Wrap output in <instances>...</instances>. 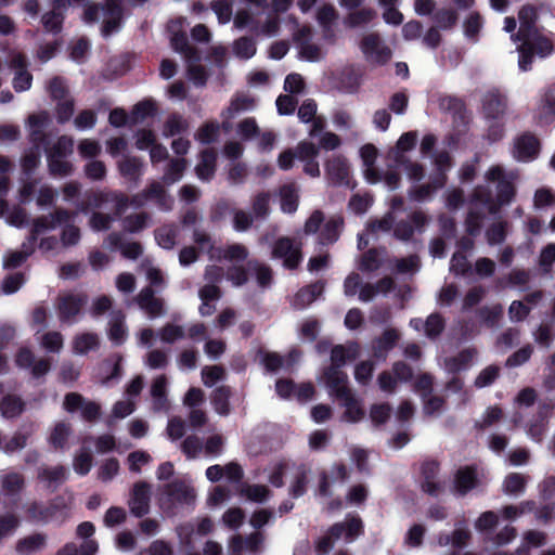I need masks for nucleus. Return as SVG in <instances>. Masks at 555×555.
Segmentation results:
<instances>
[{
	"label": "nucleus",
	"instance_id": "79ce46f5",
	"mask_svg": "<svg viewBox=\"0 0 555 555\" xmlns=\"http://www.w3.org/2000/svg\"><path fill=\"white\" fill-rule=\"evenodd\" d=\"M68 475V472L63 466H55L52 468L44 469L40 474V478L42 481L47 482L48 487L56 486L63 482Z\"/></svg>",
	"mask_w": 555,
	"mask_h": 555
},
{
	"label": "nucleus",
	"instance_id": "7ed1b4c3",
	"mask_svg": "<svg viewBox=\"0 0 555 555\" xmlns=\"http://www.w3.org/2000/svg\"><path fill=\"white\" fill-rule=\"evenodd\" d=\"M246 257V248L237 244L228 246L225 249L216 248L211 250V258L233 263V267L228 270L227 278L234 286H241L246 281V273L240 266Z\"/></svg>",
	"mask_w": 555,
	"mask_h": 555
},
{
	"label": "nucleus",
	"instance_id": "774afa93",
	"mask_svg": "<svg viewBox=\"0 0 555 555\" xmlns=\"http://www.w3.org/2000/svg\"><path fill=\"white\" fill-rule=\"evenodd\" d=\"M555 262V244L551 243L547 244L543 249L541 250L540 257H539V264L540 267L545 271H550L551 267Z\"/></svg>",
	"mask_w": 555,
	"mask_h": 555
},
{
	"label": "nucleus",
	"instance_id": "680f3d73",
	"mask_svg": "<svg viewBox=\"0 0 555 555\" xmlns=\"http://www.w3.org/2000/svg\"><path fill=\"white\" fill-rule=\"evenodd\" d=\"M476 273L480 278H490L495 272V262L487 257H481L476 260L473 273Z\"/></svg>",
	"mask_w": 555,
	"mask_h": 555
},
{
	"label": "nucleus",
	"instance_id": "c85d7f7f",
	"mask_svg": "<svg viewBox=\"0 0 555 555\" xmlns=\"http://www.w3.org/2000/svg\"><path fill=\"white\" fill-rule=\"evenodd\" d=\"M326 170L332 180L345 182L349 177V165L341 156L333 157L326 165Z\"/></svg>",
	"mask_w": 555,
	"mask_h": 555
},
{
	"label": "nucleus",
	"instance_id": "423d86ee",
	"mask_svg": "<svg viewBox=\"0 0 555 555\" xmlns=\"http://www.w3.org/2000/svg\"><path fill=\"white\" fill-rule=\"evenodd\" d=\"M222 276V269L217 266H210L205 273L206 284L199 289L198 296L202 300L199 312L202 315H210L215 311L214 302L219 299L220 292L215 285Z\"/></svg>",
	"mask_w": 555,
	"mask_h": 555
},
{
	"label": "nucleus",
	"instance_id": "8fccbe9b",
	"mask_svg": "<svg viewBox=\"0 0 555 555\" xmlns=\"http://www.w3.org/2000/svg\"><path fill=\"white\" fill-rule=\"evenodd\" d=\"M177 230L172 227H163L156 231L157 244L165 249L172 248L176 244Z\"/></svg>",
	"mask_w": 555,
	"mask_h": 555
},
{
	"label": "nucleus",
	"instance_id": "de8ad7c7",
	"mask_svg": "<svg viewBox=\"0 0 555 555\" xmlns=\"http://www.w3.org/2000/svg\"><path fill=\"white\" fill-rule=\"evenodd\" d=\"M392 221H393L392 216L387 215L382 220L372 223L367 230V233L361 234L359 236V247L367 245L369 238H365V236H369L371 233H377L379 231H382V232L389 231L391 228Z\"/></svg>",
	"mask_w": 555,
	"mask_h": 555
},
{
	"label": "nucleus",
	"instance_id": "a18cd8bd",
	"mask_svg": "<svg viewBox=\"0 0 555 555\" xmlns=\"http://www.w3.org/2000/svg\"><path fill=\"white\" fill-rule=\"evenodd\" d=\"M472 202L487 206L491 212H494L498 208L491 192L481 185L474 189L472 194Z\"/></svg>",
	"mask_w": 555,
	"mask_h": 555
},
{
	"label": "nucleus",
	"instance_id": "49530a36",
	"mask_svg": "<svg viewBox=\"0 0 555 555\" xmlns=\"http://www.w3.org/2000/svg\"><path fill=\"white\" fill-rule=\"evenodd\" d=\"M453 273L465 278L473 275V266L465 254L453 253Z\"/></svg>",
	"mask_w": 555,
	"mask_h": 555
},
{
	"label": "nucleus",
	"instance_id": "69168bd1",
	"mask_svg": "<svg viewBox=\"0 0 555 555\" xmlns=\"http://www.w3.org/2000/svg\"><path fill=\"white\" fill-rule=\"evenodd\" d=\"M41 346L50 352H59L63 347V337L56 332L47 333L42 336Z\"/></svg>",
	"mask_w": 555,
	"mask_h": 555
},
{
	"label": "nucleus",
	"instance_id": "4be33fe9",
	"mask_svg": "<svg viewBox=\"0 0 555 555\" xmlns=\"http://www.w3.org/2000/svg\"><path fill=\"white\" fill-rule=\"evenodd\" d=\"M150 488L145 483H138L133 488L130 500L131 512L137 516H143L149 511Z\"/></svg>",
	"mask_w": 555,
	"mask_h": 555
},
{
	"label": "nucleus",
	"instance_id": "052dcab7",
	"mask_svg": "<svg viewBox=\"0 0 555 555\" xmlns=\"http://www.w3.org/2000/svg\"><path fill=\"white\" fill-rule=\"evenodd\" d=\"M476 350L473 348H467L459 352L457 356L453 357V373L456 371L465 370L473 362Z\"/></svg>",
	"mask_w": 555,
	"mask_h": 555
},
{
	"label": "nucleus",
	"instance_id": "13d9d810",
	"mask_svg": "<svg viewBox=\"0 0 555 555\" xmlns=\"http://www.w3.org/2000/svg\"><path fill=\"white\" fill-rule=\"evenodd\" d=\"M211 9L217 15L220 24H227L232 17V4L228 1L218 0L211 3Z\"/></svg>",
	"mask_w": 555,
	"mask_h": 555
},
{
	"label": "nucleus",
	"instance_id": "603ef678",
	"mask_svg": "<svg viewBox=\"0 0 555 555\" xmlns=\"http://www.w3.org/2000/svg\"><path fill=\"white\" fill-rule=\"evenodd\" d=\"M500 375V367L496 365H489L485 367L475 379L477 388L490 386L495 382Z\"/></svg>",
	"mask_w": 555,
	"mask_h": 555
},
{
	"label": "nucleus",
	"instance_id": "ea45409f",
	"mask_svg": "<svg viewBox=\"0 0 555 555\" xmlns=\"http://www.w3.org/2000/svg\"><path fill=\"white\" fill-rule=\"evenodd\" d=\"M99 344L98 336L94 334H81L78 335L73 343L74 351L78 354H85L90 350L96 348Z\"/></svg>",
	"mask_w": 555,
	"mask_h": 555
},
{
	"label": "nucleus",
	"instance_id": "9d476101",
	"mask_svg": "<svg viewBox=\"0 0 555 555\" xmlns=\"http://www.w3.org/2000/svg\"><path fill=\"white\" fill-rule=\"evenodd\" d=\"M541 142L532 132H524L515 139L513 155L517 160L530 162L538 157Z\"/></svg>",
	"mask_w": 555,
	"mask_h": 555
},
{
	"label": "nucleus",
	"instance_id": "aec40b11",
	"mask_svg": "<svg viewBox=\"0 0 555 555\" xmlns=\"http://www.w3.org/2000/svg\"><path fill=\"white\" fill-rule=\"evenodd\" d=\"M310 33V28L304 27L295 35V38L299 44L300 57L309 62H315L322 57L323 53L319 47L308 42Z\"/></svg>",
	"mask_w": 555,
	"mask_h": 555
},
{
	"label": "nucleus",
	"instance_id": "6e6d98bb",
	"mask_svg": "<svg viewBox=\"0 0 555 555\" xmlns=\"http://www.w3.org/2000/svg\"><path fill=\"white\" fill-rule=\"evenodd\" d=\"M255 105L254 103V100L248 98V96H237L236 99H234L230 106L227 108V111L224 112V115L228 117V118H231L233 117L235 114L242 112V111H246V109H250L253 108Z\"/></svg>",
	"mask_w": 555,
	"mask_h": 555
},
{
	"label": "nucleus",
	"instance_id": "e433bc0d",
	"mask_svg": "<svg viewBox=\"0 0 555 555\" xmlns=\"http://www.w3.org/2000/svg\"><path fill=\"white\" fill-rule=\"evenodd\" d=\"M93 465L92 454L87 448H81L73 459V468L80 476L87 475Z\"/></svg>",
	"mask_w": 555,
	"mask_h": 555
},
{
	"label": "nucleus",
	"instance_id": "a211bd4d",
	"mask_svg": "<svg viewBox=\"0 0 555 555\" xmlns=\"http://www.w3.org/2000/svg\"><path fill=\"white\" fill-rule=\"evenodd\" d=\"M64 408L68 412H80L86 420H93L100 413V408L94 402H86L79 395L69 393L64 401Z\"/></svg>",
	"mask_w": 555,
	"mask_h": 555
},
{
	"label": "nucleus",
	"instance_id": "5701e85b",
	"mask_svg": "<svg viewBox=\"0 0 555 555\" xmlns=\"http://www.w3.org/2000/svg\"><path fill=\"white\" fill-rule=\"evenodd\" d=\"M12 66L15 69L13 86L16 91L28 90L31 86V75L25 69L26 63L21 54H15L12 57Z\"/></svg>",
	"mask_w": 555,
	"mask_h": 555
},
{
	"label": "nucleus",
	"instance_id": "39448f33",
	"mask_svg": "<svg viewBox=\"0 0 555 555\" xmlns=\"http://www.w3.org/2000/svg\"><path fill=\"white\" fill-rule=\"evenodd\" d=\"M361 532V521L357 518L347 519L343 524L335 525L327 535L320 540L318 543V551L321 554H325L331 547H333L335 541L344 540L345 542H351Z\"/></svg>",
	"mask_w": 555,
	"mask_h": 555
},
{
	"label": "nucleus",
	"instance_id": "b1692460",
	"mask_svg": "<svg viewBox=\"0 0 555 555\" xmlns=\"http://www.w3.org/2000/svg\"><path fill=\"white\" fill-rule=\"evenodd\" d=\"M185 23V18H178L171 21L169 24V30L173 34L171 37V44L178 52L184 53L185 57L193 59V50L188 44V39L184 34H179L178 28L182 27Z\"/></svg>",
	"mask_w": 555,
	"mask_h": 555
},
{
	"label": "nucleus",
	"instance_id": "473e14b6",
	"mask_svg": "<svg viewBox=\"0 0 555 555\" xmlns=\"http://www.w3.org/2000/svg\"><path fill=\"white\" fill-rule=\"evenodd\" d=\"M216 154L210 150L203 151L201 160L196 166L197 177L202 180L211 178L215 171Z\"/></svg>",
	"mask_w": 555,
	"mask_h": 555
},
{
	"label": "nucleus",
	"instance_id": "0e129e2a",
	"mask_svg": "<svg viewBox=\"0 0 555 555\" xmlns=\"http://www.w3.org/2000/svg\"><path fill=\"white\" fill-rule=\"evenodd\" d=\"M244 520V513L238 507L229 508L222 516L224 526L231 529H237Z\"/></svg>",
	"mask_w": 555,
	"mask_h": 555
},
{
	"label": "nucleus",
	"instance_id": "7c9ffc66",
	"mask_svg": "<svg viewBox=\"0 0 555 555\" xmlns=\"http://www.w3.org/2000/svg\"><path fill=\"white\" fill-rule=\"evenodd\" d=\"M298 358L299 353L296 351L289 352L288 356L285 358H282L276 353H267L262 358V362L269 371H276L282 367L292 366L297 361Z\"/></svg>",
	"mask_w": 555,
	"mask_h": 555
},
{
	"label": "nucleus",
	"instance_id": "393cba45",
	"mask_svg": "<svg viewBox=\"0 0 555 555\" xmlns=\"http://www.w3.org/2000/svg\"><path fill=\"white\" fill-rule=\"evenodd\" d=\"M85 298L80 295H65L61 298L59 310H60V318L63 321H69L74 315H76L81 306L85 304Z\"/></svg>",
	"mask_w": 555,
	"mask_h": 555
},
{
	"label": "nucleus",
	"instance_id": "f704fd0d",
	"mask_svg": "<svg viewBox=\"0 0 555 555\" xmlns=\"http://www.w3.org/2000/svg\"><path fill=\"white\" fill-rule=\"evenodd\" d=\"M343 225V220L339 217L330 218L321 230V243L331 244L334 243L338 236Z\"/></svg>",
	"mask_w": 555,
	"mask_h": 555
},
{
	"label": "nucleus",
	"instance_id": "bb28decb",
	"mask_svg": "<svg viewBox=\"0 0 555 555\" xmlns=\"http://www.w3.org/2000/svg\"><path fill=\"white\" fill-rule=\"evenodd\" d=\"M399 334L395 330H387L380 338L373 344V354L375 358L384 360L388 351L395 346Z\"/></svg>",
	"mask_w": 555,
	"mask_h": 555
},
{
	"label": "nucleus",
	"instance_id": "338daca9",
	"mask_svg": "<svg viewBox=\"0 0 555 555\" xmlns=\"http://www.w3.org/2000/svg\"><path fill=\"white\" fill-rule=\"evenodd\" d=\"M242 494L250 501L263 502L269 496V490L264 486L253 485L245 487Z\"/></svg>",
	"mask_w": 555,
	"mask_h": 555
},
{
	"label": "nucleus",
	"instance_id": "72a5a7b5",
	"mask_svg": "<svg viewBox=\"0 0 555 555\" xmlns=\"http://www.w3.org/2000/svg\"><path fill=\"white\" fill-rule=\"evenodd\" d=\"M108 336L109 339L115 344H121L125 341L127 337V327L124 322V315L120 313L112 314L108 327Z\"/></svg>",
	"mask_w": 555,
	"mask_h": 555
},
{
	"label": "nucleus",
	"instance_id": "4d7b16f0",
	"mask_svg": "<svg viewBox=\"0 0 555 555\" xmlns=\"http://www.w3.org/2000/svg\"><path fill=\"white\" fill-rule=\"evenodd\" d=\"M427 468L429 470V474L426 475V482L423 486V489L425 492L433 496H440L444 491V486L438 485V482L434 479L437 467L435 464H430L427 466Z\"/></svg>",
	"mask_w": 555,
	"mask_h": 555
},
{
	"label": "nucleus",
	"instance_id": "1a4fd4ad",
	"mask_svg": "<svg viewBox=\"0 0 555 555\" xmlns=\"http://www.w3.org/2000/svg\"><path fill=\"white\" fill-rule=\"evenodd\" d=\"M73 140L62 137L57 140L53 149L49 152V166L53 173L66 175L70 170V165L64 160V157L72 153Z\"/></svg>",
	"mask_w": 555,
	"mask_h": 555
},
{
	"label": "nucleus",
	"instance_id": "09e8293b",
	"mask_svg": "<svg viewBox=\"0 0 555 555\" xmlns=\"http://www.w3.org/2000/svg\"><path fill=\"white\" fill-rule=\"evenodd\" d=\"M533 353V347L530 344L525 345L514 353H512L506 360V366L516 367L525 364L529 361Z\"/></svg>",
	"mask_w": 555,
	"mask_h": 555
},
{
	"label": "nucleus",
	"instance_id": "2f4dec72",
	"mask_svg": "<svg viewBox=\"0 0 555 555\" xmlns=\"http://www.w3.org/2000/svg\"><path fill=\"white\" fill-rule=\"evenodd\" d=\"M377 156V150L374 145L367 144L361 149V158L364 164L365 178L370 183H376L378 177L374 168L372 167Z\"/></svg>",
	"mask_w": 555,
	"mask_h": 555
},
{
	"label": "nucleus",
	"instance_id": "37998d69",
	"mask_svg": "<svg viewBox=\"0 0 555 555\" xmlns=\"http://www.w3.org/2000/svg\"><path fill=\"white\" fill-rule=\"evenodd\" d=\"M397 0H379V4L385 8L383 18L389 25H400L403 22V15L395 8Z\"/></svg>",
	"mask_w": 555,
	"mask_h": 555
},
{
	"label": "nucleus",
	"instance_id": "dca6fc26",
	"mask_svg": "<svg viewBox=\"0 0 555 555\" xmlns=\"http://www.w3.org/2000/svg\"><path fill=\"white\" fill-rule=\"evenodd\" d=\"M359 354V347L356 344H348L346 346H336L332 350L331 361L332 366L325 371L323 377L321 378V382L325 384V386H328V379H327V373H332L333 371L340 372L338 370L339 366L344 365L346 362L351 361L356 359V357Z\"/></svg>",
	"mask_w": 555,
	"mask_h": 555
},
{
	"label": "nucleus",
	"instance_id": "c03bdc74",
	"mask_svg": "<svg viewBox=\"0 0 555 555\" xmlns=\"http://www.w3.org/2000/svg\"><path fill=\"white\" fill-rule=\"evenodd\" d=\"M526 479L519 473L508 474L503 482L504 491L508 494H517L525 490Z\"/></svg>",
	"mask_w": 555,
	"mask_h": 555
},
{
	"label": "nucleus",
	"instance_id": "20e7f679",
	"mask_svg": "<svg viewBox=\"0 0 555 555\" xmlns=\"http://www.w3.org/2000/svg\"><path fill=\"white\" fill-rule=\"evenodd\" d=\"M486 179L489 182H496V207L509 205L516 196V176L513 172H506L501 166H492L486 172Z\"/></svg>",
	"mask_w": 555,
	"mask_h": 555
},
{
	"label": "nucleus",
	"instance_id": "864d4df0",
	"mask_svg": "<svg viewBox=\"0 0 555 555\" xmlns=\"http://www.w3.org/2000/svg\"><path fill=\"white\" fill-rule=\"evenodd\" d=\"M23 410V403L18 398L5 397L0 403V412L5 417H14Z\"/></svg>",
	"mask_w": 555,
	"mask_h": 555
},
{
	"label": "nucleus",
	"instance_id": "5fc2aeb1",
	"mask_svg": "<svg viewBox=\"0 0 555 555\" xmlns=\"http://www.w3.org/2000/svg\"><path fill=\"white\" fill-rule=\"evenodd\" d=\"M375 16V12L371 9H362L349 14L346 23L351 27L362 26L370 23Z\"/></svg>",
	"mask_w": 555,
	"mask_h": 555
},
{
	"label": "nucleus",
	"instance_id": "4468645a",
	"mask_svg": "<svg viewBox=\"0 0 555 555\" xmlns=\"http://www.w3.org/2000/svg\"><path fill=\"white\" fill-rule=\"evenodd\" d=\"M506 107L507 99L498 89L489 90L482 98V112L487 119H500Z\"/></svg>",
	"mask_w": 555,
	"mask_h": 555
},
{
	"label": "nucleus",
	"instance_id": "a19ab883",
	"mask_svg": "<svg viewBox=\"0 0 555 555\" xmlns=\"http://www.w3.org/2000/svg\"><path fill=\"white\" fill-rule=\"evenodd\" d=\"M485 214L475 209H469L465 219V229L469 236H478L481 232Z\"/></svg>",
	"mask_w": 555,
	"mask_h": 555
},
{
	"label": "nucleus",
	"instance_id": "9b49d317",
	"mask_svg": "<svg viewBox=\"0 0 555 555\" xmlns=\"http://www.w3.org/2000/svg\"><path fill=\"white\" fill-rule=\"evenodd\" d=\"M319 149L309 141H301L296 147V158L302 163L304 172L310 177L320 176Z\"/></svg>",
	"mask_w": 555,
	"mask_h": 555
},
{
	"label": "nucleus",
	"instance_id": "c9c22d12",
	"mask_svg": "<svg viewBox=\"0 0 555 555\" xmlns=\"http://www.w3.org/2000/svg\"><path fill=\"white\" fill-rule=\"evenodd\" d=\"M166 390L167 379L165 376H158L152 384L151 395L153 397V405L155 410L166 408Z\"/></svg>",
	"mask_w": 555,
	"mask_h": 555
},
{
	"label": "nucleus",
	"instance_id": "e2e57ef3",
	"mask_svg": "<svg viewBox=\"0 0 555 555\" xmlns=\"http://www.w3.org/2000/svg\"><path fill=\"white\" fill-rule=\"evenodd\" d=\"M478 315L482 319V321L488 326H494L498 324L501 315H502V307L501 306H494L492 308L489 307H481L478 310Z\"/></svg>",
	"mask_w": 555,
	"mask_h": 555
},
{
	"label": "nucleus",
	"instance_id": "3c124183",
	"mask_svg": "<svg viewBox=\"0 0 555 555\" xmlns=\"http://www.w3.org/2000/svg\"><path fill=\"white\" fill-rule=\"evenodd\" d=\"M233 52L237 57L250 59L256 53L255 42L246 37L240 38L233 44Z\"/></svg>",
	"mask_w": 555,
	"mask_h": 555
},
{
	"label": "nucleus",
	"instance_id": "cd10ccee",
	"mask_svg": "<svg viewBox=\"0 0 555 555\" xmlns=\"http://www.w3.org/2000/svg\"><path fill=\"white\" fill-rule=\"evenodd\" d=\"M138 304L151 318H155L163 313V304L158 299L154 298L150 288H145L140 293L138 296Z\"/></svg>",
	"mask_w": 555,
	"mask_h": 555
},
{
	"label": "nucleus",
	"instance_id": "4c0bfd02",
	"mask_svg": "<svg viewBox=\"0 0 555 555\" xmlns=\"http://www.w3.org/2000/svg\"><path fill=\"white\" fill-rule=\"evenodd\" d=\"M507 222L498 221L489 225L486 231V238L489 245H499L506 240Z\"/></svg>",
	"mask_w": 555,
	"mask_h": 555
},
{
	"label": "nucleus",
	"instance_id": "0eeeda50",
	"mask_svg": "<svg viewBox=\"0 0 555 555\" xmlns=\"http://www.w3.org/2000/svg\"><path fill=\"white\" fill-rule=\"evenodd\" d=\"M478 467L476 465H466L460 467L453 474V495L464 498L475 490H481Z\"/></svg>",
	"mask_w": 555,
	"mask_h": 555
},
{
	"label": "nucleus",
	"instance_id": "f03ea898",
	"mask_svg": "<svg viewBox=\"0 0 555 555\" xmlns=\"http://www.w3.org/2000/svg\"><path fill=\"white\" fill-rule=\"evenodd\" d=\"M121 18L122 8L119 0H106L101 8L89 7L85 11L86 22H102V34L104 36H109L117 30L120 26Z\"/></svg>",
	"mask_w": 555,
	"mask_h": 555
},
{
	"label": "nucleus",
	"instance_id": "412c9836",
	"mask_svg": "<svg viewBox=\"0 0 555 555\" xmlns=\"http://www.w3.org/2000/svg\"><path fill=\"white\" fill-rule=\"evenodd\" d=\"M317 104L313 101H305L298 109V117L302 122L312 121V128L309 131L311 137L318 134L324 128V119L320 116L315 117Z\"/></svg>",
	"mask_w": 555,
	"mask_h": 555
},
{
	"label": "nucleus",
	"instance_id": "6e6552de",
	"mask_svg": "<svg viewBox=\"0 0 555 555\" xmlns=\"http://www.w3.org/2000/svg\"><path fill=\"white\" fill-rule=\"evenodd\" d=\"M360 49L365 60L374 65H383L391 57V50L375 34H367L363 37Z\"/></svg>",
	"mask_w": 555,
	"mask_h": 555
},
{
	"label": "nucleus",
	"instance_id": "c756f323",
	"mask_svg": "<svg viewBox=\"0 0 555 555\" xmlns=\"http://www.w3.org/2000/svg\"><path fill=\"white\" fill-rule=\"evenodd\" d=\"M298 190L294 184H286L280 190L281 209L283 212L292 214L298 207Z\"/></svg>",
	"mask_w": 555,
	"mask_h": 555
},
{
	"label": "nucleus",
	"instance_id": "58836bf2",
	"mask_svg": "<svg viewBox=\"0 0 555 555\" xmlns=\"http://www.w3.org/2000/svg\"><path fill=\"white\" fill-rule=\"evenodd\" d=\"M464 34L466 38L476 42L482 27V17L478 12H472L464 21Z\"/></svg>",
	"mask_w": 555,
	"mask_h": 555
},
{
	"label": "nucleus",
	"instance_id": "f8f14e48",
	"mask_svg": "<svg viewBox=\"0 0 555 555\" xmlns=\"http://www.w3.org/2000/svg\"><path fill=\"white\" fill-rule=\"evenodd\" d=\"M194 500V489L189 483L177 481L167 487L166 496L162 499V506L170 508L176 504H191Z\"/></svg>",
	"mask_w": 555,
	"mask_h": 555
},
{
	"label": "nucleus",
	"instance_id": "6ab92c4d",
	"mask_svg": "<svg viewBox=\"0 0 555 555\" xmlns=\"http://www.w3.org/2000/svg\"><path fill=\"white\" fill-rule=\"evenodd\" d=\"M520 27L518 30V38L521 40H529L530 37L538 31L535 26L538 20L537 9L531 4L521 7L518 12Z\"/></svg>",
	"mask_w": 555,
	"mask_h": 555
},
{
	"label": "nucleus",
	"instance_id": "bf43d9fd",
	"mask_svg": "<svg viewBox=\"0 0 555 555\" xmlns=\"http://www.w3.org/2000/svg\"><path fill=\"white\" fill-rule=\"evenodd\" d=\"M479 163V157L475 155L472 162H467L462 165L459 171V179L461 183H472L477 175V165Z\"/></svg>",
	"mask_w": 555,
	"mask_h": 555
},
{
	"label": "nucleus",
	"instance_id": "f3484780",
	"mask_svg": "<svg viewBox=\"0 0 555 555\" xmlns=\"http://www.w3.org/2000/svg\"><path fill=\"white\" fill-rule=\"evenodd\" d=\"M393 375L389 372H384L378 376V385L383 391L392 392L399 382H406L412 372L404 363L397 362L393 367Z\"/></svg>",
	"mask_w": 555,
	"mask_h": 555
},
{
	"label": "nucleus",
	"instance_id": "ddd939ff",
	"mask_svg": "<svg viewBox=\"0 0 555 555\" xmlns=\"http://www.w3.org/2000/svg\"><path fill=\"white\" fill-rule=\"evenodd\" d=\"M273 257L283 259L284 266L292 269L295 268L300 259V245L288 237L280 238L273 247Z\"/></svg>",
	"mask_w": 555,
	"mask_h": 555
},
{
	"label": "nucleus",
	"instance_id": "a878e982",
	"mask_svg": "<svg viewBox=\"0 0 555 555\" xmlns=\"http://www.w3.org/2000/svg\"><path fill=\"white\" fill-rule=\"evenodd\" d=\"M525 42V47H528L532 50L533 54H538L541 57L548 56L554 51L553 41L546 36L539 33H534L529 40H522Z\"/></svg>",
	"mask_w": 555,
	"mask_h": 555
},
{
	"label": "nucleus",
	"instance_id": "2eb2a0df",
	"mask_svg": "<svg viewBox=\"0 0 555 555\" xmlns=\"http://www.w3.org/2000/svg\"><path fill=\"white\" fill-rule=\"evenodd\" d=\"M472 122V112L467 109L463 100L453 96V146L465 134Z\"/></svg>",
	"mask_w": 555,
	"mask_h": 555
},
{
	"label": "nucleus",
	"instance_id": "f257e3e1",
	"mask_svg": "<svg viewBox=\"0 0 555 555\" xmlns=\"http://www.w3.org/2000/svg\"><path fill=\"white\" fill-rule=\"evenodd\" d=\"M327 373L328 386H326L331 393H334L341 400V405L345 408L343 418L346 422L356 423L363 418L364 411L360 406L358 400L352 396L350 390L346 387L347 376L343 372L333 371Z\"/></svg>",
	"mask_w": 555,
	"mask_h": 555
}]
</instances>
